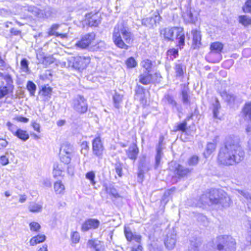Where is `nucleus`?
I'll use <instances>...</instances> for the list:
<instances>
[{"label": "nucleus", "mask_w": 251, "mask_h": 251, "mask_svg": "<svg viewBox=\"0 0 251 251\" xmlns=\"http://www.w3.org/2000/svg\"><path fill=\"white\" fill-rule=\"evenodd\" d=\"M244 152L239 145L237 139L228 138L225 145L219 151L218 160L224 165H232L243 160Z\"/></svg>", "instance_id": "1"}, {"label": "nucleus", "mask_w": 251, "mask_h": 251, "mask_svg": "<svg viewBox=\"0 0 251 251\" xmlns=\"http://www.w3.org/2000/svg\"><path fill=\"white\" fill-rule=\"evenodd\" d=\"M231 203L230 198L226 193L212 190L209 193L201 195L199 202L196 204V206L216 204L221 205L223 207H227Z\"/></svg>", "instance_id": "2"}, {"label": "nucleus", "mask_w": 251, "mask_h": 251, "mask_svg": "<svg viewBox=\"0 0 251 251\" xmlns=\"http://www.w3.org/2000/svg\"><path fill=\"white\" fill-rule=\"evenodd\" d=\"M112 39L118 47L127 49L128 46L124 42L123 39L126 43H130L132 41V34L128 27L125 26L122 24H118L114 27Z\"/></svg>", "instance_id": "3"}, {"label": "nucleus", "mask_w": 251, "mask_h": 251, "mask_svg": "<svg viewBox=\"0 0 251 251\" xmlns=\"http://www.w3.org/2000/svg\"><path fill=\"white\" fill-rule=\"evenodd\" d=\"M160 35L164 39L173 41L175 39L177 42V46L181 49L185 45V34L181 27H172L164 28L160 30Z\"/></svg>", "instance_id": "4"}, {"label": "nucleus", "mask_w": 251, "mask_h": 251, "mask_svg": "<svg viewBox=\"0 0 251 251\" xmlns=\"http://www.w3.org/2000/svg\"><path fill=\"white\" fill-rule=\"evenodd\" d=\"M217 248L219 251H235L236 242L230 236H219L217 238Z\"/></svg>", "instance_id": "5"}, {"label": "nucleus", "mask_w": 251, "mask_h": 251, "mask_svg": "<svg viewBox=\"0 0 251 251\" xmlns=\"http://www.w3.org/2000/svg\"><path fill=\"white\" fill-rule=\"evenodd\" d=\"M90 59L89 57L76 56L72 57L68 60L67 67H71L75 70L84 69L89 64Z\"/></svg>", "instance_id": "6"}, {"label": "nucleus", "mask_w": 251, "mask_h": 251, "mask_svg": "<svg viewBox=\"0 0 251 251\" xmlns=\"http://www.w3.org/2000/svg\"><path fill=\"white\" fill-rule=\"evenodd\" d=\"M72 106L74 110L79 114H84L88 110L87 100L81 95H77L74 98Z\"/></svg>", "instance_id": "7"}, {"label": "nucleus", "mask_w": 251, "mask_h": 251, "mask_svg": "<svg viewBox=\"0 0 251 251\" xmlns=\"http://www.w3.org/2000/svg\"><path fill=\"white\" fill-rule=\"evenodd\" d=\"M73 148L70 144H63L60 148L59 153L61 161L67 164L70 163L73 156Z\"/></svg>", "instance_id": "8"}, {"label": "nucleus", "mask_w": 251, "mask_h": 251, "mask_svg": "<svg viewBox=\"0 0 251 251\" xmlns=\"http://www.w3.org/2000/svg\"><path fill=\"white\" fill-rule=\"evenodd\" d=\"M27 10L39 18H48L50 17L52 14V10L49 7L44 10H41L34 6L30 5L27 7Z\"/></svg>", "instance_id": "9"}, {"label": "nucleus", "mask_w": 251, "mask_h": 251, "mask_svg": "<svg viewBox=\"0 0 251 251\" xmlns=\"http://www.w3.org/2000/svg\"><path fill=\"white\" fill-rule=\"evenodd\" d=\"M95 38V34L94 32L85 34L81 39L75 44V46L80 49H86Z\"/></svg>", "instance_id": "10"}, {"label": "nucleus", "mask_w": 251, "mask_h": 251, "mask_svg": "<svg viewBox=\"0 0 251 251\" xmlns=\"http://www.w3.org/2000/svg\"><path fill=\"white\" fill-rule=\"evenodd\" d=\"M93 153L99 158H101L103 155L104 147L100 137L95 138L92 142Z\"/></svg>", "instance_id": "11"}, {"label": "nucleus", "mask_w": 251, "mask_h": 251, "mask_svg": "<svg viewBox=\"0 0 251 251\" xmlns=\"http://www.w3.org/2000/svg\"><path fill=\"white\" fill-rule=\"evenodd\" d=\"M154 77H160V74L155 73L152 75L150 74V72H145L139 75V81L144 85H147L155 81L154 79Z\"/></svg>", "instance_id": "12"}, {"label": "nucleus", "mask_w": 251, "mask_h": 251, "mask_svg": "<svg viewBox=\"0 0 251 251\" xmlns=\"http://www.w3.org/2000/svg\"><path fill=\"white\" fill-rule=\"evenodd\" d=\"M161 17L157 14L151 17L144 18L142 20V24L149 28H154L156 26V24L161 21Z\"/></svg>", "instance_id": "13"}, {"label": "nucleus", "mask_w": 251, "mask_h": 251, "mask_svg": "<svg viewBox=\"0 0 251 251\" xmlns=\"http://www.w3.org/2000/svg\"><path fill=\"white\" fill-rule=\"evenodd\" d=\"M100 223V221L97 219H88L82 225L81 230L85 232L90 229H96L99 227Z\"/></svg>", "instance_id": "14"}, {"label": "nucleus", "mask_w": 251, "mask_h": 251, "mask_svg": "<svg viewBox=\"0 0 251 251\" xmlns=\"http://www.w3.org/2000/svg\"><path fill=\"white\" fill-rule=\"evenodd\" d=\"M86 23L90 26H97L100 22V19L97 13H88L86 15Z\"/></svg>", "instance_id": "15"}, {"label": "nucleus", "mask_w": 251, "mask_h": 251, "mask_svg": "<svg viewBox=\"0 0 251 251\" xmlns=\"http://www.w3.org/2000/svg\"><path fill=\"white\" fill-rule=\"evenodd\" d=\"M60 25L58 24H53L48 30L49 36H55L57 37H60L61 39H66L68 38V32L59 33L56 31Z\"/></svg>", "instance_id": "16"}, {"label": "nucleus", "mask_w": 251, "mask_h": 251, "mask_svg": "<svg viewBox=\"0 0 251 251\" xmlns=\"http://www.w3.org/2000/svg\"><path fill=\"white\" fill-rule=\"evenodd\" d=\"M126 155L129 159L135 160L139 153V149L137 145L133 143L130 146L129 148L126 151Z\"/></svg>", "instance_id": "17"}, {"label": "nucleus", "mask_w": 251, "mask_h": 251, "mask_svg": "<svg viewBox=\"0 0 251 251\" xmlns=\"http://www.w3.org/2000/svg\"><path fill=\"white\" fill-rule=\"evenodd\" d=\"M124 95L117 92H115L112 97L114 107L117 109H119L121 107Z\"/></svg>", "instance_id": "18"}, {"label": "nucleus", "mask_w": 251, "mask_h": 251, "mask_svg": "<svg viewBox=\"0 0 251 251\" xmlns=\"http://www.w3.org/2000/svg\"><path fill=\"white\" fill-rule=\"evenodd\" d=\"M193 34V49H196L199 48L201 44V35L200 32L197 30H194L192 31Z\"/></svg>", "instance_id": "19"}, {"label": "nucleus", "mask_w": 251, "mask_h": 251, "mask_svg": "<svg viewBox=\"0 0 251 251\" xmlns=\"http://www.w3.org/2000/svg\"><path fill=\"white\" fill-rule=\"evenodd\" d=\"M0 77L3 79L6 82V85L7 88L13 91L14 86L13 85V79L11 76L7 73L0 72Z\"/></svg>", "instance_id": "20"}, {"label": "nucleus", "mask_w": 251, "mask_h": 251, "mask_svg": "<svg viewBox=\"0 0 251 251\" xmlns=\"http://www.w3.org/2000/svg\"><path fill=\"white\" fill-rule=\"evenodd\" d=\"M173 69L176 77L183 76L185 69L181 63L179 61L176 62L173 67Z\"/></svg>", "instance_id": "21"}, {"label": "nucleus", "mask_w": 251, "mask_h": 251, "mask_svg": "<svg viewBox=\"0 0 251 251\" xmlns=\"http://www.w3.org/2000/svg\"><path fill=\"white\" fill-rule=\"evenodd\" d=\"M28 208L29 211L32 213H39L42 211L43 203L42 202H31Z\"/></svg>", "instance_id": "22"}, {"label": "nucleus", "mask_w": 251, "mask_h": 251, "mask_svg": "<svg viewBox=\"0 0 251 251\" xmlns=\"http://www.w3.org/2000/svg\"><path fill=\"white\" fill-rule=\"evenodd\" d=\"M46 239V237L44 234H38L37 236L32 237L29 243L30 246H35L38 244L43 242Z\"/></svg>", "instance_id": "23"}, {"label": "nucleus", "mask_w": 251, "mask_h": 251, "mask_svg": "<svg viewBox=\"0 0 251 251\" xmlns=\"http://www.w3.org/2000/svg\"><path fill=\"white\" fill-rule=\"evenodd\" d=\"M216 147V144L215 142L208 143L203 152V155L205 158H207L215 151Z\"/></svg>", "instance_id": "24"}, {"label": "nucleus", "mask_w": 251, "mask_h": 251, "mask_svg": "<svg viewBox=\"0 0 251 251\" xmlns=\"http://www.w3.org/2000/svg\"><path fill=\"white\" fill-rule=\"evenodd\" d=\"M14 136H16L23 141H26L29 138V136L26 130H23L21 128H19L18 130H17Z\"/></svg>", "instance_id": "25"}, {"label": "nucleus", "mask_w": 251, "mask_h": 251, "mask_svg": "<svg viewBox=\"0 0 251 251\" xmlns=\"http://www.w3.org/2000/svg\"><path fill=\"white\" fill-rule=\"evenodd\" d=\"M54 190L57 194H63L65 191V186L61 181H57L54 183Z\"/></svg>", "instance_id": "26"}, {"label": "nucleus", "mask_w": 251, "mask_h": 251, "mask_svg": "<svg viewBox=\"0 0 251 251\" xmlns=\"http://www.w3.org/2000/svg\"><path fill=\"white\" fill-rule=\"evenodd\" d=\"M64 170L61 164H58L57 163L54 164L52 172L53 176L54 177L61 176Z\"/></svg>", "instance_id": "27"}, {"label": "nucleus", "mask_w": 251, "mask_h": 251, "mask_svg": "<svg viewBox=\"0 0 251 251\" xmlns=\"http://www.w3.org/2000/svg\"><path fill=\"white\" fill-rule=\"evenodd\" d=\"M176 174L180 177H183L190 172V170L187 168H184L183 166L178 165L176 168Z\"/></svg>", "instance_id": "28"}, {"label": "nucleus", "mask_w": 251, "mask_h": 251, "mask_svg": "<svg viewBox=\"0 0 251 251\" xmlns=\"http://www.w3.org/2000/svg\"><path fill=\"white\" fill-rule=\"evenodd\" d=\"M176 236L173 235L172 237H168L166 239L165 244L166 247L169 249L172 250L173 249L176 245Z\"/></svg>", "instance_id": "29"}, {"label": "nucleus", "mask_w": 251, "mask_h": 251, "mask_svg": "<svg viewBox=\"0 0 251 251\" xmlns=\"http://www.w3.org/2000/svg\"><path fill=\"white\" fill-rule=\"evenodd\" d=\"M223 48V44L219 42H215L210 46V49L212 52L219 53Z\"/></svg>", "instance_id": "30"}, {"label": "nucleus", "mask_w": 251, "mask_h": 251, "mask_svg": "<svg viewBox=\"0 0 251 251\" xmlns=\"http://www.w3.org/2000/svg\"><path fill=\"white\" fill-rule=\"evenodd\" d=\"M164 100L165 101L170 104L173 108L176 107L177 110L178 108L176 102L174 100L173 97L170 95H166L165 96Z\"/></svg>", "instance_id": "31"}, {"label": "nucleus", "mask_w": 251, "mask_h": 251, "mask_svg": "<svg viewBox=\"0 0 251 251\" xmlns=\"http://www.w3.org/2000/svg\"><path fill=\"white\" fill-rule=\"evenodd\" d=\"M26 88L30 93L31 96H34L36 90V85L32 81H28L27 83Z\"/></svg>", "instance_id": "32"}, {"label": "nucleus", "mask_w": 251, "mask_h": 251, "mask_svg": "<svg viewBox=\"0 0 251 251\" xmlns=\"http://www.w3.org/2000/svg\"><path fill=\"white\" fill-rule=\"evenodd\" d=\"M106 192L108 194L112 196L113 198L117 199L120 198V195L117 192L116 189L113 187H109L106 188Z\"/></svg>", "instance_id": "33"}, {"label": "nucleus", "mask_w": 251, "mask_h": 251, "mask_svg": "<svg viewBox=\"0 0 251 251\" xmlns=\"http://www.w3.org/2000/svg\"><path fill=\"white\" fill-rule=\"evenodd\" d=\"M243 111L246 117L251 120V102L247 103Z\"/></svg>", "instance_id": "34"}, {"label": "nucleus", "mask_w": 251, "mask_h": 251, "mask_svg": "<svg viewBox=\"0 0 251 251\" xmlns=\"http://www.w3.org/2000/svg\"><path fill=\"white\" fill-rule=\"evenodd\" d=\"M183 18L185 21L188 23H193L195 22V19L193 17L192 12L187 10L183 15Z\"/></svg>", "instance_id": "35"}, {"label": "nucleus", "mask_w": 251, "mask_h": 251, "mask_svg": "<svg viewBox=\"0 0 251 251\" xmlns=\"http://www.w3.org/2000/svg\"><path fill=\"white\" fill-rule=\"evenodd\" d=\"M21 69L22 72L25 73H28L29 72L28 62L25 58L23 59L21 61Z\"/></svg>", "instance_id": "36"}, {"label": "nucleus", "mask_w": 251, "mask_h": 251, "mask_svg": "<svg viewBox=\"0 0 251 251\" xmlns=\"http://www.w3.org/2000/svg\"><path fill=\"white\" fill-rule=\"evenodd\" d=\"M220 104L219 101L216 99L215 103L213 104V113L214 117H218L219 114V110L220 109Z\"/></svg>", "instance_id": "37"}, {"label": "nucleus", "mask_w": 251, "mask_h": 251, "mask_svg": "<svg viewBox=\"0 0 251 251\" xmlns=\"http://www.w3.org/2000/svg\"><path fill=\"white\" fill-rule=\"evenodd\" d=\"M162 149L161 147V141H159V147L157 149V154L155 157L156 166H158L160 162L161 158L162 156Z\"/></svg>", "instance_id": "38"}, {"label": "nucleus", "mask_w": 251, "mask_h": 251, "mask_svg": "<svg viewBox=\"0 0 251 251\" xmlns=\"http://www.w3.org/2000/svg\"><path fill=\"white\" fill-rule=\"evenodd\" d=\"M239 22L245 26L251 24V19L247 16H241L239 17Z\"/></svg>", "instance_id": "39"}, {"label": "nucleus", "mask_w": 251, "mask_h": 251, "mask_svg": "<svg viewBox=\"0 0 251 251\" xmlns=\"http://www.w3.org/2000/svg\"><path fill=\"white\" fill-rule=\"evenodd\" d=\"M30 230L32 232H38L41 228L40 224L35 222H31L29 225Z\"/></svg>", "instance_id": "40"}, {"label": "nucleus", "mask_w": 251, "mask_h": 251, "mask_svg": "<svg viewBox=\"0 0 251 251\" xmlns=\"http://www.w3.org/2000/svg\"><path fill=\"white\" fill-rule=\"evenodd\" d=\"M11 92V90L8 88L7 86H0V100Z\"/></svg>", "instance_id": "41"}, {"label": "nucleus", "mask_w": 251, "mask_h": 251, "mask_svg": "<svg viewBox=\"0 0 251 251\" xmlns=\"http://www.w3.org/2000/svg\"><path fill=\"white\" fill-rule=\"evenodd\" d=\"M79 233L77 231H74L71 234V241L74 244H77L80 240Z\"/></svg>", "instance_id": "42"}, {"label": "nucleus", "mask_w": 251, "mask_h": 251, "mask_svg": "<svg viewBox=\"0 0 251 251\" xmlns=\"http://www.w3.org/2000/svg\"><path fill=\"white\" fill-rule=\"evenodd\" d=\"M86 178L90 181V183L92 185H95V174L93 171H90L86 173Z\"/></svg>", "instance_id": "43"}, {"label": "nucleus", "mask_w": 251, "mask_h": 251, "mask_svg": "<svg viewBox=\"0 0 251 251\" xmlns=\"http://www.w3.org/2000/svg\"><path fill=\"white\" fill-rule=\"evenodd\" d=\"M151 65V61L148 59L145 60L142 62V66L146 70L145 72H150Z\"/></svg>", "instance_id": "44"}, {"label": "nucleus", "mask_w": 251, "mask_h": 251, "mask_svg": "<svg viewBox=\"0 0 251 251\" xmlns=\"http://www.w3.org/2000/svg\"><path fill=\"white\" fill-rule=\"evenodd\" d=\"M126 64L128 68H132L136 66L137 62L133 57H129L126 61Z\"/></svg>", "instance_id": "45"}, {"label": "nucleus", "mask_w": 251, "mask_h": 251, "mask_svg": "<svg viewBox=\"0 0 251 251\" xmlns=\"http://www.w3.org/2000/svg\"><path fill=\"white\" fill-rule=\"evenodd\" d=\"M106 45L103 41H100L93 47L94 50H102L105 49Z\"/></svg>", "instance_id": "46"}, {"label": "nucleus", "mask_w": 251, "mask_h": 251, "mask_svg": "<svg viewBox=\"0 0 251 251\" xmlns=\"http://www.w3.org/2000/svg\"><path fill=\"white\" fill-rule=\"evenodd\" d=\"M199 157L196 155H193L188 160V164L189 166H195L199 162Z\"/></svg>", "instance_id": "47"}, {"label": "nucleus", "mask_w": 251, "mask_h": 251, "mask_svg": "<svg viewBox=\"0 0 251 251\" xmlns=\"http://www.w3.org/2000/svg\"><path fill=\"white\" fill-rule=\"evenodd\" d=\"M98 243H99V241L98 240L94 239L89 240L87 243V246L89 248L95 249Z\"/></svg>", "instance_id": "48"}, {"label": "nucleus", "mask_w": 251, "mask_h": 251, "mask_svg": "<svg viewBox=\"0 0 251 251\" xmlns=\"http://www.w3.org/2000/svg\"><path fill=\"white\" fill-rule=\"evenodd\" d=\"M243 9L245 12H251V0H247L245 5L243 7Z\"/></svg>", "instance_id": "49"}, {"label": "nucleus", "mask_w": 251, "mask_h": 251, "mask_svg": "<svg viewBox=\"0 0 251 251\" xmlns=\"http://www.w3.org/2000/svg\"><path fill=\"white\" fill-rule=\"evenodd\" d=\"M7 126L8 127V129L12 133V134L15 135V132L18 130L19 129L17 126L14 125L13 124L8 122L7 124Z\"/></svg>", "instance_id": "50"}, {"label": "nucleus", "mask_w": 251, "mask_h": 251, "mask_svg": "<svg viewBox=\"0 0 251 251\" xmlns=\"http://www.w3.org/2000/svg\"><path fill=\"white\" fill-rule=\"evenodd\" d=\"M167 54L170 56H173L174 58H176L178 55V50L174 48L170 49L168 50Z\"/></svg>", "instance_id": "51"}, {"label": "nucleus", "mask_w": 251, "mask_h": 251, "mask_svg": "<svg viewBox=\"0 0 251 251\" xmlns=\"http://www.w3.org/2000/svg\"><path fill=\"white\" fill-rule=\"evenodd\" d=\"M125 233L126 237L128 241H131L132 240L133 236L134 235V233H132L131 231L128 230L126 229L125 230Z\"/></svg>", "instance_id": "52"}, {"label": "nucleus", "mask_w": 251, "mask_h": 251, "mask_svg": "<svg viewBox=\"0 0 251 251\" xmlns=\"http://www.w3.org/2000/svg\"><path fill=\"white\" fill-rule=\"evenodd\" d=\"M182 100L184 103L187 104L189 102L188 94L187 92L184 90L182 91Z\"/></svg>", "instance_id": "53"}, {"label": "nucleus", "mask_w": 251, "mask_h": 251, "mask_svg": "<svg viewBox=\"0 0 251 251\" xmlns=\"http://www.w3.org/2000/svg\"><path fill=\"white\" fill-rule=\"evenodd\" d=\"M51 89L50 87H45L42 88V95L45 96H49L51 94Z\"/></svg>", "instance_id": "54"}, {"label": "nucleus", "mask_w": 251, "mask_h": 251, "mask_svg": "<svg viewBox=\"0 0 251 251\" xmlns=\"http://www.w3.org/2000/svg\"><path fill=\"white\" fill-rule=\"evenodd\" d=\"M191 243L190 247H189L188 251H199V245L198 243Z\"/></svg>", "instance_id": "55"}, {"label": "nucleus", "mask_w": 251, "mask_h": 251, "mask_svg": "<svg viewBox=\"0 0 251 251\" xmlns=\"http://www.w3.org/2000/svg\"><path fill=\"white\" fill-rule=\"evenodd\" d=\"M9 163L8 158L5 155L0 157V163L2 165H6Z\"/></svg>", "instance_id": "56"}, {"label": "nucleus", "mask_w": 251, "mask_h": 251, "mask_svg": "<svg viewBox=\"0 0 251 251\" xmlns=\"http://www.w3.org/2000/svg\"><path fill=\"white\" fill-rule=\"evenodd\" d=\"M94 250L96 251H104V247L102 243L99 241V243L97 244Z\"/></svg>", "instance_id": "57"}, {"label": "nucleus", "mask_w": 251, "mask_h": 251, "mask_svg": "<svg viewBox=\"0 0 251 251\" xmlns=\"http://www.w3.org/2000/svg\"><path fill=\"white\" fill-rule=\"evenodd\" d=\"M8 145V142L3 138H0V150L5 148Z\"/></svg>", "instance_id": "58"}, {"label": "nucleus", "mask_w": 251, "mask_h": 251, "mask_svg": "<svg viewBox=\"0 0 251 251\" xmlns=\"http://www.w3.org/2000/svg\"><path fill=\"white\" fill-rule=\"evenodd\" d=\"M15 119L16 121H17L18 122L25 123H27L29 121L28 119H27L25 117H22V116L17 117L16 118H15Z\"/></svg>", "instance_id": "59"}, {"label": "nucleus", "mask_w": 251, "mask_h": 251, "mask_svg": "<svg viewBox=\"0 0 251 251\" xmlns=\"http://www.w3.org/2000/svg\"><path fill=\"white\" fill-rule=\"evenodd\" d=\"M226 100L229 102H234L235 100V96L231 94H226Z\"/></svg>", "instance_id": "60"}, {"label": "nucleus", "mask_w": 251, "mask_h": 251, "mask_svg": "<svg viewBox=\"0 0 251 251\" xmlns=\"http://www.w3.org/2000/svg\"><path fill=\"white\" fill-rule=\"evenodd\" d=\"M132 240H134L137 243L139 244L141 240V236L139 234H137L134 233V235L133 236Z\"/></svg>", "instance_id": "61"}, {"label": "nucleus", "mask_w": 251, "mask_h": 251, "mask_svg": "<svg viewBox=\"0 0 251 251\" xmlns=\"http://www.w3.org/2000/svg\"><path fill=\"white\" fill-rule=\"evenodd\" d=\"M187 124L186 122H184L180 124L177 126V129L179 130H181L182 131H184L186 129Z\"/></svg>", "instance_id": "62"}, {"label": "nucleus", "mask_w": 251, "mask_h": 251, "mask_svg": "<svg viewBox=\"0 0 251 251\" xmlns=\"http://www.w3.org/2000/svg\"><path fill=\"white\" fill-rule=\"evenodd\" d=\"M0 13L3 16H8L10 15V12L6 9H0Z\"/></svg>", "instance_id": "63"}, {"label": "nucleus", "mask_w": 251, "mask_h": 251, "mask_svg": "<svg viewBox=\"0 0 251 251\" xmlns=\"http://www.w3.org/2000/svg\"><path fill=\"white\" fill-rule=\"evenodd\" d=\"M10 33L13 35H18L21 34V31L15 28H12L10 29Z\"/></svg>", "instance_id": "64"}]
</instances>
